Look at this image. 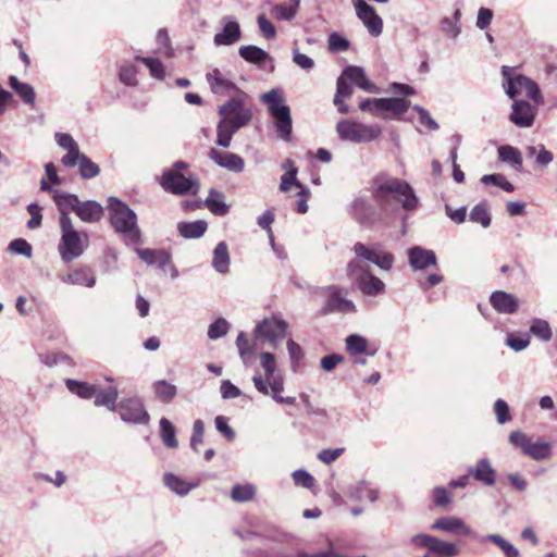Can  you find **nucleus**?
I'll return each mask as SVG.
<instances>
[{
  "mask_svg": "<svg viewBox=\"0 0 557 557\" xmlns=\"http://www.w3.org/2000/svg\"><path fill=\"white\" fill-rule=\"evenodd\" d=\"M354 251L356 258L347 265L348 277L356 283L363 295L377 296L383 294L385 284L369 271L368 262L377 265L380 269L389 270L394 262L393 256L379 248H369L361 243L355 245Z\"/></svg>",
  "mask_w": 557,
  "mask_h": 557,
  "instance_id": "nucleus-1",
  "label": "nucleus"
},
{
  "mask_svg": "<svg viewBox=\"0 0 557 557\" xmlns=\"http://www.w3.org/2000/svg\"><path fill=\"white\" fill-rule=\"evenodd\" d=\"M371 195L386 215L397 212L398 203L406 211H413L419 206V198L409 183L384 174L374 177Z\"/></svg>",
  "mask_w": 557,
  "mask_h": 557,
  "instance_id": "nucleus-2",
  "label": "nucleus"
},
{
  "mask_svg": "<svg viewBox=\"0 0 557 557\" xmlns=\"http://www.w3.org/2000/svg\"><path fill=\"white\" fill-rule=\"evenodd\" d=\"M247 99L246 92H238L219 108L218 113L221 120L216 125L215 144L218 146L228 148L233 135L250 123L252 111L246 104Z\"/></svg>",
  "mask_w": 557,
  "mask_h": 557,
  "instance_id": "nucleus-3",
  "label": "nucleus"
},
{
  "mask_svg": "<svg viewBox=\"0 0 557 557\" xmlns=\"http://www.w3.org/2000/svg\"><path fill=\"white\" fill-rule=\"evenodd\" d=\"M110 223L115 232L122 234L125 240L136 244L140 240V231L137 226L136 213L115 197L108 199Z\"/></svg>",
  "mask_w": 557,
  "mask_h": 557,
  "instance_id": "nucleus-4",
  "label": "nucleus"
},
{
  "mask_svg": "<svg viewBox=\"0 0 557 557\" xmlns=\"http://www.w3.org/2000/svg\"><path fill=\"white\" fill-rule=\"evenodd\" d=\"M60 228L61 239L58 250L64 262H71L84 253L88 236L74 227L70 216L60 219Z\"/></svg>",
  "mask_w": 557,
  "mask_h": 557,
  "instance_id": "nucleus-5",
  "label": "nucleus"
},
{
  "mask_svg": "<svg viewBox=\"0 0 557 557\" xmlns=\"http://www.w3.org/2000/svg\"><path fill=\"white\" fill-rule=\"evenodd\" d=\"M261 101L268 104V110L274 119V125L278 136L288 141L292 136V116L289 107L284 104V99L278 89H271L261 96Z\"/></svg>",
  "mask_w": 557,
  "mask_h": 557,
  "instance_id": "nucleus-6",
  "label": "nucleus"
},
{
  "mask_svg": "<svg viewBox=\"0 0 557 557\" xmlns=\"http://www.w3.org/2000/svg\"><path fill=\"white\" fill-rule=\"evenodd\" d=\"M503 86L506 95L513 99L519 95H524L536 104L542 102V97L537 84L531 78L516 74L513 69L504 65L502 67Z\"/></svg>",
  "mask_w": 557,
  "mask_h": 557,
  "instance_id": "nucleus-7",
  "label": "nucleus"
},
{
  "mask_svg": "<svg viewBox=\"0 0 557 557\" xmlns=\"http://www.w3.org/2000/svg\"><path fill=\"white\" fill-rule=\"evenodd\" d=\"M336 131L341 139L356 144L373 141L382 133V128L377 124L369 125L349 120L339 121L336 125Z\"/></svg>",
  "mask_w": 557,
  "mask_h": 557,
  "instance_id": "nucleus-8",
  "label": "nucleus"
},
{
  "mask_svg": "<svg viewBox=\"0 0 557 557\" xmlns=\"http://www.w3.org/2000/svg\"><path fill=\"white\" fill-rule=\"evenodd\" d=\"M161 186L175 195L197 194L198 182L193 176L186 177L175 170H166L161 177Z\"/></svg>",
  "mask_w": 557,
  "mask_h": 557,
  "instance_id": "nucleus-9",
  "label": "nucleus"
},
{
  "mask_svg": "<svg viewBox=\"0 0 557 557\" xmlns=\"http://www.w3.org/2000/svg\"><path fill=\"white\" fill-rule=\"evenodd\" d=\"M116 412L124 422L133 424H148L150 417L145 409L144 401L138 396L122 399L117 404Z\"/></svg>",
  "mask_w": 557,
  "mask_h": 557,
  "instance_id": "nucleus-10",
  "label": "nucleus"
},
{
  "mask_svg": "<svg viewBox=\"0 0 557 557\" xmlns=\"http://www.w3.org/2000/svg\"><path fill=\"white\" fill-rule=\"evenodd\" d=\"M509 442L521 448L524 455L534 460H543L550 456L552 447L548 442L532 443L531 440L521 431H513L509 434Z\"/></svg>",
  "mask_w": 557,
  "mask_h": 557,
  "instance_id": "nucleus-11",
  "label": "nucleus"
},
{
  "mask_svg": "<svg viewBox=\"0 0 557 557\" xmlns=\"http://www.w3.org/2000/svg\"><path fill=\"white\" fill-rule=\"evenodd\" d=\"M252 382L259 393L271 396L278 404L294 405L296 401L295 397H283L281 395L284 391V380L281 374L269 380H263L260 374H256Z\"/></svg>",
  "mask_w": 557,
  "mask_h": 557,
  "instance_id": "nucleus-12",
  "label": "nucleus"
},
{
  "mask_svg": "<svg viewBox=\"0 0 557 557\" xmlns=\"http://www.w3.org/2000/svg\"><path fill=\"white\" fill-rule=\"evenodd\" d=\"M207 83L211 91L219 96L235 97L238 92H244L230 78L228 72H222L216 67L209 69L206 74Z\"/></svg>",
  "mask_w": 557,
  "mask_h": 557,
  "instance_id": "nucleus-13",
  "label": "nucleus"
},
{
  "mask_svg": "<svg viewBox=\"0 0 557 557\" xmlns=\"http://www.w3.org/2000/svg\"><path fill=\"white\" fill-rule=\"evenodd\" d=\"M288 323L285 320L272 317L259 322L256 326V334L269 342L272 347L277 348V341L285 337Z\"/></svg>",
  "mask_w": 557,
  "mask_h": 557,
  "instance_id": "nucleus-14",
  "label": "nucleus"
},
{
  "mask_svg": "<svg viewBox=\"0 0 557 557\" xmlns=\"http://www.w3.org/2000/svg\"><path fill=\"white\" fill-rule=\"evenodd\" d=\"M357 16L362 21L368 32L377 37L383 30V20L379 16L371 5L364 0H354Z\"/></svg>",
  "mask_w": 557,
  "mask_h": 557,
  "instance_id": "nucleus-15",
  "label": "nucleus"
},
{
  "mask_svg": "<svg viewBox=\"0 0 557 557\" xmlns=\"http://www.w3.org/2000/svg\"><path fill=\"white\" fill-rule=\"evenodd\" d=\"M509 121L521 128H529L533 125L536 116V107L525 100H513L511 104Z\"/></svg>",
  "mask_w": 557,
  "mask_h": 557,
  "instance_id": "nucleus-16",
  "label": "nucleus"
},
{
  "mask_svg": "<svg viewBox=\"0 0 557 557\" xmlns=\"http://www.w3.org/2000/svg\"><path fill=\"white\" fill-rule=\"evenodd\" d=\"M410 102L401 98H375L374 116L387 119L384 113H392L399 117L408 111Z\"/></svg>",
  "mask_w": 557,
  "mask_h": 557,
  "instance_id": "nucleus-17",
  "label": "nucleus"
},
{
  "mask_svg": "<svg viewBox=\"0 0 557 557\" xmlns=\"http://www.w3.org/2000/svg\"><path fill=\"white\" fill-rule=\"evenodd\" d=\"M431 529L451 534L475 536L474 531L469 525H467L462 519L454 516H444L436 519Z\"/></svg>",
  "mask_w": 557,
  "mask_h": 557,
  "instance_id": "nucleus-18",
  "label": "nucleus"
},
{
  "mask_svg": "<svg viewBox=\"0 0 557 557\" xmlns=\"http://www.w3.org/2000/svg\"><path fill=\"white\" fill-rule=\"evenodd\" d=\"M490 304L500 314H513L520 307L519 298L504 290L493 292L490 296Z\"/></svg>",
  "mask_w": 557,
  "mask_h": 557,
  "instance_id": "nucleus-19",
  "label": "nucleus"
},
{
  "mask_svg": "<svg viewBox=\"0 0 557 557\" xmlns=\"http://www.w3.org/2000/svg\"><path fill=\"white\" fill-rule=\"evenodd\" d=\"M327 290L329 295L325 301V306L322 309L323 313H351L356 311L355 304L351 300L344 297L336 287L331 286L327 288Z\"/></svg>",
  "mask_w": 557,
  "mask_h": 557,
  "instance_id": "nucleus-20",
  "label": "nucleus"
},
{
  "mask_svg": "<svg viewBox=\"0 0 557 557\" xmlns=\"http://www.w3.org/2000/svg\"><path fill=\"white\" fill-rule=\"evenodd\" d=\"M209 157L213 160L219 166L224 168L234 173H240L244 171L245 161L244 159L233 152H221L214 148H211L209 151Z\"/></svg>",
  "mask_w": 557,
  "mask_h": 557,
  "instance_id": "nucleus-21",
  "label": "nucleus"
},
{
  "mask_svg": "<svg viewBox=\"0 0 557 557\" xmlns=\"http://www.w3.org/2000/svg\"><path fill=\"white\" fill-rule=\"evenodd\" d=\"M343 72L345 76H347V81L350 84H354L368 92H380V88L367 77L363 67L357 65H348L343 70Z\"/></svg>",
  "mask_w": 557,
  "mask_h": 557,
  "instance_id": "nucleus-22",
  "label": "nucleus"
},
{
  "mask_svg": "<svg viewBox=\"0 0 557 557\" xmlns=\"http://www.w3.org/2000/svg\"><path fill=\"white\" fill-rule=\"evenodd\" d=\"M409 264L414 270H425L430 265H436V255L433 250L414 246L408 249Z\"/></svg>",
  "mask_w": 557,
  "mask_h": 557,
  "instance_id": "nucleus-23",
  "label": "nucleus"
},
{
  "mask_svg": "<svg viewBox=\"0 0 557 557\" xmlns=\"http://www.w3.org/2000/svg\"><path fill=\"white\" fill-rule=\"evenodd\" d=\"M224 26L222 32L218 33L213 37L215 46H231L237 42L242 37L240 26L236 21L223 18Z\"/></svg>",
  "mask_w": 557,
  "mask_h": 557,
  "instance_id": "nucleus-24",
  "label": "nucleus"
},
{
  "mask_svg": "<svg viewBox=\"0 0 557 557\" xmlns=\"http://www.w3.org/2000/svg\"><path fill=\"white\" fill-rule=\"evenodd\" d=\"M136 253L147 264L164 269L171 262V255L164 249L137 248Z\"/></svg>",
  "mask_w": 557,
  "mask_h": 557,
  "instance_id": "nucleus-25",
  "label": "nucleus"
},
{
  "mask_svg": "<svg viewBox=\"0 0 557 557\" xmlns=\"http://www.w3.org/2000/svg\"><path fill=\"white\" fill-rule=\"evenodd\" d=\"M75 213L83 222L96 223L101 220L103 215V208L100 203L94 200L79 201Z\"/></svg>",
  "mask_w": 557,
  "mask_h": 557,
  "instance_id": "nucleus-26",
  "label": "nucleus"
},
{
  "mask_svg": "<svg viewBox=\"0 0 557 557\" xmlns=\"http://www.w3.org/2000/svg\"><path fill=\"white\" fill-rule=\"evenodd\" d=\"M469 475H472L476 481L487 486L493 485L496 479V472L486 458L480 459L475 467L470 468Z\"/></svg>",
  "mask_w": 557,
  "mask_h": 557,
  "instance_id": "nucleus-27",
  "label": "nucleus"
},
{
  "mask_svg": "<svg viewBox=\"0 0 557 557\" xmlns=\"http://www.w3.org/2000/svg\"><path fill=\"white\" fill-rule=\"evenodd\" d=\"M163 483L169 490L180 496H186L199 485L198 481L188 482L171 472L164 474Z\"/></svg>",
  "mask_w": 557,
  "mask_h": 557,
  "instance_id": "nucleus-28",
  "label": "nucleus"
},
{
  "mask_svg": "<svg viewBox=\"0 0 557 557\" xmlns=\"http://www.w3.org/2000/svg\"><path fill=\"white\" fill-rule=\"evenodd\" d=\"M352 94V86L347 81V76H345L344 72H342L341 76L336 82V94L334 96V104L337 107L338 111L343 114L348 113L349 109L344 102V98L350 97Z\"/></svg>",
  "mask_w": 557,
  "mask_h": 557,
  "instance_id": "nucleus-29",
  "label": "nucleus"
},
{
  "mask_svg": "<svg viewBox=\"0 0 557 557\" xmlns=\"http://www.w3.org/2000/svg\"><path fill=\"white\" fill-rule=\"evenodd\" d=\"M373 209L364 197H357L350 205V214L361 224L370 223Z\"/></svg>",
  "mask_w": 557,
  "mask_h": 557,
  "instance_id": "nucleus-30",
  "label": "nucleus"
},
{
  "mask_svg": "<svg viewBox=\"0 0 557 557\" xmlns=\"http://www.w3.org/2000/svg\"><path fill=\"white\" fill-rule=\"evenodd\" d=\"M212 268L221 274H225L230 270V252L225 242H220L214 250L212 258Z\"/></svg>",
  "mask_w": 557,
  "mask_h": 557,
  "instance_id": "nucleus-31",
  "label": "nucleus"
},
{
  "mask_svg": "<svg viewBox=\"0 0 557 557\" xmlns=\"http://www.w3.org/2000/svg\"><path fill=\"white\" fill-rule=\"evenodd\" d=\"M9 85L15 94L23 100L24 103L34 107L36 102V94L34 88L27 84L22 83L16 76H9Z\"/></svg>",
  "mask_w": 557,
  "mask_h": 557,
  "instance_id": "nucleus-32",
  "label": "nucleus"
},
{
  "mask_svg": "<svg viewBox=\"0 0 557 557\" xmlns=\"http://www.w3.org/2000/svg\"><path fill=\"white\" fill-rule=\"evenodd\" d=\"M95 397V405L97 407H106L110 411L115 412L117 409V397H119V391L116 387L111 386L106 389H100L97 387V392Z\"/></svg>",
  "mask_w": 557,
  "mask_h": 557,
  "instance_id": "nucleus-33",
  "label": "nucleus"
},
{
  "mask_svg": "<svg viewBox=\"0 0 557 557\" xmlns=\"http://www.w3.org/2000/svg\"><path fill=\"white\" fill-rule=\"evenodd\" d=\"M207 226V222L202 220L194 222H180L177 224V231L182 237L194 239L201 237L205 234Z\"/></svg>",
  "mask_w": 557,
  "mask_h": 557,
  "instance_id": "nucleus-34",
  "label": "nucleus"
},
{
  "mask_svg": "<svg viewBox=\"0 0 557 557\" xmlns=\"http://www.w3.org/2000/svg\"><path fill=\"white\" fill-rule=\"evenodd\" d=\"M348 496L352 500L360 502L367 498L371 503H374L379 497V492L377 490L368 487V484L364 481H361L349 487Z\"/></svg>",
  "mask_w": 557,
  "mask_h": 557,
  "instance_id": "nucleus-35",
  "label": "nucleus"
},
{
  "mask_svg": "<svg viewBox=\"0 0 557 557\" xmlns=\"http://www.w3.org/2000/svg\"><path fill=\"white\" fill-rule=\"evenodd\" d=\"M54 200L60 211V219L69 216V211L76 212L81 201L76 195L59 193L54 194Z\"/></svg>",
  "mask_w": 557,
  "mask_h": 557,
  "instance_id": "nucleus-36",
  "label": "nucleus"
},
{
  "mask_svg": "<svg viewBox=\"0 0 557 557\" xmlns=\"http://www.w3.org/2000/svg\"><path fill=\"white\" fill-rule=\"evenodd\" d=\"M238 53L245 61L253 64H261L271 59L267 51L253 45L242 46Z\"/></svg>",
  "mask_w": 557,
  "mask_h": 557,
  "instance_id": "nucleus-37",
  "label": "nucleus"
},
{
  "mask_svg": "<svg viewBox=\"0 0 557 557\" xmlns=\"http://www.w3.org/2000/svg\"><path fill=\"white\" fill-rule=\"evenodd\" d=\"M300 5V0H288V2L275 5L271 14L274 18L281 21H292Z\"/></svg>",
  "mask_w": 557,
  "mask_h": 557,
  "instance_id": "nucleus-38",
  "label": "nucleus"
},
{
  "mask_svg": "<svg viewBox=\"0 0 557 557\" xmlns=\"http://www.w3.org/2000/svg\"><path fill=\"white\" fill-rule=\"evenodd\" d=\"M65 385L71 393L76 394L78 397L84 399L92 398L97 392L96 385L72 379H67L65 381Z\"/></svg>",
  "mask_w": 557,
  "mask_h": 557,
  "instance_id": "nucleus-39",
  "label": "nucleus"
},
{
  "mask_svg": "<svg viewBox=\"0 0 557 557\" xmlns=\"http://www.w3.org/2000/svg\"><path fill=\"white\" fill-rule=\"evenodd\" d=\"M498 158L502 162L509 163L516 169H520L523 163L522 154L516 147L505 145L497 149Z\"/></svg>",
  "mask_w": 557,
  "mask_h": 557,
  "instance_id": "nucleus-40",
  "label": "nucleus"
},
{
  "mask_svg": "<svg viewBox=\"0 0 557 557\" xmlns=\"http://www.w3.org/2000/svg\"><path fill=\"white\" fill-rule=\"evenodd\" d=\"M62 281L72 285H85L87 287H94L96 278L89 273L87 269H77L66 276L62 277Z\"/></svg>",
  "mask_w": 557,
  "mask_h": 557,
  "instance_id": "nucleus-41",
  "label": "nucleus"
},
{
  "mask_svg": "<svg viewBox=\"0 0 557 557\" xmlns=\"http://www.w3.org/2000/svg\"><path fill=\"white\" fill-rule=\"evenodd\" d=\"M206 206L215 215H225L228 212L223 194L215 189H210Z\"/></svg>",
  "mask_w": 557,
  "mask_h": 557,
  "instance_id": "nucleus-42",
  "label": "nucleus"
},
{
  "mask_svg": "<svg viewBox=\"0 0 557 557\" xmlns=\"http://www.w3.org/2000/svg\"><path fill=\"white\" fill-rule=\"evenodd\" d=\"M283 169L287 170V172L282 176L280 189L282 191L289 190L290 186H297L299 188L304 187L300 182L297 180V168L294 165L292 160H286L283 163Z\"/></svg>",
  "mask_w": 557,
  "mask_h": 557,
  "instance_id": "nucleus-43",
  "label": "nucleus"
},
{
  "mask_svg": "<svg viewBox=\"0 0 557 557\" xmlns=\"http://www.w3.org/2000/svg\"><path fill=\"white\" fill-rule=\"evenodd\" d=\"M160 436L163 444L169 448H176L178 442L176 440V430L170 420L161 418L160 422Z\"/></svg>",
  "mask_w": 557,
  "mask_h": 557,
  "instance_id": "nucleus-44",
  "label": "nucleus"
},
{
  "mask_svg": "<svg viewBox=\"0 0 557 557\" xmlns=\"http://www.w3.org/2000/svg\"><path fill=\"white\" fill-rule=\"evenodd\" d=\"M482 543L492 542L497 545L506 557H518L519 550L499 534H487L480 540Z\"/></svg>",
  "mask_w": 557,
  "mask_h": 557,
  "instance_id": "nucleus-45",
  "label": "nucleus"
},
{
  "mask_svg": "<svg viewBox=\"0 0 557 557\" xmlns=\"http://www.w3.org/2000/svg\"><path fill=\"white\" fill-rule=\"evenodd\" d=\"M239 357L245 366H248L255 355V346L250 344L245 333H239L236 338Z\"/></svg>",
  "mask_w": 557,
  "mask_h": 557,
  "instance_id": "nucleus-46",
  "label": "nucleus"
},
{
  "mask_svg": "<svg viewBox=\"0 0 557 557\" xmlns=\"http://www.w3.org/2000/svg\"><path fill=\"white\" fill-rule=\"evenodd\" d=\"M469 219L471 222L481 224L485 228L488 227L492 219L486 203L480 202L475 205L470 211Z\"/></svg>",
  "mask_w": 557,
  "mask_h": 557,
  "instance_id": "nucleus-47",
  "label": "nucleus"
},
{
  "mask_svg": "<svg viewBox=\"0 0 557 557\" xmlns=\"http://www.w3.org/2000/svg\"><path fill=\"white\" fill-rule=\"evenodd\" d=\"M346 349L351 357L366 354L368 351V341L361 335H349L346 338Z\"/></svg>",
  "mask_w": 557,
  "mask_h": 557,
  "instance_id": "nucleus-48",
  "label": "nucleus"
},
{
  "mask_svg": "<svg viewBox=\"0 0 557 557\" xmlns=\"http://www.w3.org/2000/svg\"><path fill=\"white\" fill-rule=\"evenodd\" d=\"M157 397L163 403H170L176 396V386L165 380L157 381L153 384Z\"/></svg>",
  "mask_w": 557,
  "mask_h": 557,
  "instance_id": "nucleus-49",
  "label": "nucleus"
},
{
  "mask_svg": "<svg viewBox=\"0 0 557 557\" xmlns=\"http://www.w3.org/2000/svg\"><path fill=\"white\" fill-rule=\"evenodd\" d=\"M256 488L251 484H236L231 493L233 500L238 503H246L253 498Z\"/></svg>",
  "mask_w": 557,
  "mask_h": 557,
  "instance_id": "nucleus-50",
  "label": "nucleus"
},
{
  "mask_svg": "<svg viewBox=\"0 0 557 557\" xmlns=\"http://www.w3.org/2000/svg\"><path fill=\"white\" fill-rule=\"evenodd\" d=\"M530 331L533 335L541 338L544 342L552 339L553 331L549 323L546 320L534 319L530 326Z\"/></svg>",
  "mask_w": 557,
  "mask_h": 557,
  "instance_id": "nucleus-51",
  "label": "nucleus"
},
{
  "mask_svg": "<svg viewBox=\"0 0 557 557\" xmlns=\"http://www.w3.org/2000/svg\"><path fill=\"white\" fill-rule=\"evenodd\" d=\"M430 552L440 554L441 557H454L459 554V549L456 544L441 541L437 537L434 539Z\"/></svg>",
  "mask_w": 557,
  "mask_h": 557,
  "instance_id": "nucleus-52",
  "label": "nucleus"
},
{
  "mask_svg": "<svg viewBox=\"0 0 557 557\" xmlns=\"http://www.w3.org/2000/svg\"><path fill=\"white\" fill-rule=\"evenodd\" d=\"M260 364L264 370V376H262L263 380H269L276 375H280V373H276V360L275 356L272 352H261Z\"/></svg>",
  "mask_w": 557,
  "mask_h": 557,
  "instance_id": "nucleus-53",
  "label": "nucleus"
},
{
  "mask_svg": "<svg viewBox=\"0 0 557 557\" xmlns=\"http://www.w3.org/2000/svg\"><path fill=\"white\" fill-rule=\"evenodd\" d=\"M137 61L143 62L150 72V75L157 79H163L165 76L164 66L162 62L158 59L153 58H145L137 55L135 58Z\"/></svg>",
  "mask_w": 557,
  "mask_h": 557,
  "instance_id": "nucleus-54",
  "label": "nucleus"
},
{
  "mask_svg": "<svg viewBox=\"0 0 557 557\" xmlns=\"http://www.w3.org/2000/svg\"><path fill=\"white\" fill-rule=\"evenodd\" d=\"M230 323L224 318H218L208 327V337L212 341L219 339L227 334Z\"/></svg>",
  "mask_w": 557,
  "mask_h": 557,
  "instance_id": "nucleus-55",
  "label": "nucleus"
},
{
  "mask_svg": "<svg viewBox=\"0 0 557 557\" xmlns=\"http://www.w3.org/2000/svg\"><path fill=\"white\" fill-rule=\"evenodd\" d=\"M78 166L82 177L86 180L97 176L100 172L99 166L84 153L81 157Z\"/></svg>",
  "mask_w": 557,
  "mask_h": 557,
  "instance_id": "nucleus-56",
  "label": "nucleus"
},
{
  "mask_svg": "<svg viewBox=\"0 0 557 557\" xmlns=\"http://www.w3.org/2000/svg\"><path fill=\"white\" fill-rule=\"evenodd\" d=\"M481 182L485 185H495L504 189L505 191L511 193L515 190L513 185L506 180L503 174H487L482 176Z\"/></svg>",
  "mask_w": 557,
  "mask_h": 557,
  "instance_id": "nucleus-57",
  "label": "nucleus"
},
{
  "mask_svg": "<svg viewBox=\"0 0 557 557\" xmlns=\"http://www.w3.org/2000/svg\"><path fill=\"white\" fill-rule=\"evenodd\" d=\"M137 70L132 64H124L120 67L119 78L120 81L127 86H136L137 85Z\"/></svg>",
  "mask_w": 557,
  "mask_h": 557,
  "instance_id": "nucleus-58",
  "label": "nucleus"
},
{
  "mask_svg": "<svg viewBox=\"0 0 557 557\" xmlns=\"http://www.w3.org/2000/svg\"><path fill=\"white\" fill-rule=\"evenodd\" d=\"M494 412L496 414V420L499 424H505L511 420L509 406L502 398L497 399L494 403Z\"/></svg>",
  "mask_w": 557,
  "mask_h": 557,
  "instance_id": "nucleus-59",
  "label": "nucleus"
},
{
  "mask_svg": "<svg viewBox=\"0 0 557 557\" xmlns=\"http://www.w3.org/2000/svg\"><path fill=\"white\" fill-rule=\"evenodd\" d=\"M205 433V424L201 420H196L193 425V434L190 438V447L193 450L198 451L199 445L202 444Z\"/></svg>",
  "mask_w": 557,
  "mask_h": 557,
  "instance_id": "nucleus-60",
  "label": "nucleus"
},
{
  "mask_svg": "<svg viewBox=\"0 0 557 557\" xmlns=\"http://www.w3.org/2000/svg\"><path fill=\"white\" fill-rule=\"evenodd\" d=\"M8 248L13 253L22 255L27 258L32 257V246L28 242H26L23 238H17V239L12 240L9 244Z\"/></svg>",
  "mask_w": 557,
  "mask_h": 557,
  "instance_id": "nucleus-61",
  "label": "nucleus"
},
{
  "mask_svg": "<svg viewBox=\"0 0 557 557\" xmlns=\"http://www.w3.org/2000/svg\"><path fill=\"white\" fill-rule=\"evenodd\" d=\"M412 109L418 113L419 121L422 125L426 126L430 131L438 129L437 122L430 115L429 111L419 104H414Z\"/></svg>",
  "mask_w": 557,
  "mask_h": 557,
  "instance_id": "nucleus-62",
  "label": "nucleus"
},
{
  "mask_svg": "<svg viewBox=\"0 0 557 557\" xmlns=\"http://www.w3.org/2000/svg\"><path fill=\"white\" fill-rule=\"evenodd\" d=\"M292 478L296 485H300L306 488H311L314 485V478L306 470H296L292 473Z\"/></svg>",
  "mask_w": 557,
  "mask_h": 557,
  "instance_id": "nucleus-63",
  "label": "nucleus"
},
{
  "mask_svg": "<svg viewBox=\"0 0 557 557\" xmlns=\"http://www.w3.org/2000/svg\"><path fill=\"white\" fill-rule=\"evenodd\" d=\"M349 48V41L337 33L329 36V49L331 51H346Z\"/></svg>",
  "mask_w": 557,
  "mask_h": 557,
  "instance_id": "nucleus-64",
  "label": "nucleus"
}]
</instances>
